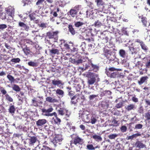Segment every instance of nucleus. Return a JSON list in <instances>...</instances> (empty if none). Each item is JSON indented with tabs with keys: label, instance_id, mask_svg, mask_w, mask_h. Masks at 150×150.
<instances>
[{
	"label": "nucleus",
	"instance_id": "22",
	"mask_svg": "<svg viewBox=\"0 0 150 150\" xmlns=\"http://www.w3.org/2000/svg\"><path fill=\"white\" fill-rule=\"evenodd\" d=\"M144 62H146L145 64L147 68H149L150 67V58L145 57L143 59Z\"/></svg>",
	"mask_w": 150,
	"mask_h": 150
},
{
	"label": "nucleus",
	"instance_id": "43",
	"mask_svg": "<svg viewBox=\"0 0 150 150\" xmlns=\"http://www.w3.org/2000/svg\"><path fill=\"white\" fill-rule=\"evenodd\" d=\"M28 64L30 66L32 67H37L38 66L37 63V62H34L32 61H30L28 63Z\"/></svg>",
	"mask_w": 150,
	"mask_h": 150
},
{
	"label": "nucleus",
	"instance_id": "12",
	"mask_svg": "<svg viewBox=\"0 0 150 150\" xmlns=\"http://www.w3.org/2000/svg\"><path fill=\"white\" fill-rule=\"evenodd\" d=\"M28 141V143L30 145H33L37 141H38L37 138L35 136L30 137L29 139H26Z\"/></svg>",
	"mask_w": 150,
	"mask_h": 150
},
{
	"label": "nucleus",
	"instance_id": "60",
	"mask_svg": "<svg viewBox=\"0 0 150 150\" xmlns=\"http://www.w3.org/2000/svg\"><path fill=\"white\" fill-rule=\"evenodd\" d=\"M144 112V109L142 106H141L139 108L138 110V112L140 114L143 113Z\"/></svg>",
	"mask_w": 150,
	"mask_h": 150
},
{
	"label": "nucleus",
	"instance_id": "30",
	"mask_svg": "<svg viewBox=\"0 0 150 150\" xmlns=\"http://www.w3.org/2000/svg\"><path fill=\"white\" fill-rule=\"evenodd\" d=\"M111 92L110 91L105 90L103 91L100 95L101 96H107L110 95L111 94Z\"/></svg>",
	"mask_w": 150,
	"mask_h": 150
},
{
	"label": "nucleus",
	"instance_id": "58",
	"mask_svg": "<svg viewBox=\"0 0 150 150\" xmlns=\"http://www.w3.org/2000/svg\"><path fill=\"white\" fill-rule=\"evenodd\" d=\"M41 150H53L52 149L45 146H43Z\"/></svg>",
	"mask_w": 150,
	"mask_h": 150
},
{
	"label": "nucleus",
	"instance_id": "31",
	"mask_svg": "<svg viewBox=\"0 0 150 150\" xmlns=\"http://www.w3.org/2000/svg\"><path fill=\"white\" fill-rule=\"evenodd\" d=\"M141 136V134L140 133H138L134 134H133L132 136H129L127 137V139H132L134 138H136L137 137L140 136Z\"/></svg>",
	"mask_w": 150,
	"mask_h": 150
},
{
	"label": "nucleus",
	"instance_id": "59",
	"mask_svg": "<svg viewBox=\"0 0 150 150\" xmlns=\"http://www.w3.org/2000/svg\"><path fill=\"white\" fill-rule=\"evenodd\" d=\"M55 117L56 119L54 120L55 122L57 124H60L61 121L60 119L58 118L57 116L56 117Z\"/></svg>",
	"mask_w": 150,
	"mask_h": 150
},
{
	"label": "nucleus",
	"instance_id": "8",
	"mask_svg": "<svg viewBox=\"0 0 150 150\" xmlns=\"http://www.w3.org/2000/svg\"><path fill=\"white\" fill-rule=\"evenodd\" d=\"M95 2L96 4V6L98 7V10L103 11L104 8V2L103 0H95Z\"/></svg>",
	"mask_w": 150,
	"mask_h": 150
},
{
	"label": "nucleus",
	"instance_id": "1",
	"mask_svg": "<svg viewBox=\"0 0 150 150\" xmlns=\"http://www.w3.org/2000/svg\"><path fill=\"white\" fill-rule=\"evenodd\" d=\"M71 139L70 141L71 146L74 145L77 146L82 145L84 142L83 139L80 137L76 134H73L71 135Z\"/></svg>",
	"mask_w": 150,
	"mask_h": 150
},
{
	"label": "nucleus",
	"instance_id": "37",
	"mask_svg": "<svg viewBox=\"0 0 150 150\" xmlns=\"http://www.w3.org/2000/svg\"><path fill=\"white\" fill-rule=\"evenodd\" d=\"M91 62H87L86 64H85V69H89V70H91V68H90V67H91Z\"/></svg>",
	"mask_w": 150,
	"mask_h": 150
},
{
	"label": "nucleus",
	"instance_id": "14",
	"mask_svg": "<svg viewBox=\"0 0 150 150\" xmlns=\"http://www.w3.org/2000/svg\"><path fill=\"white\" fill-rule=\"evenodd\" d=\"M52 83L54 86H62L64 84L62 81L58 80V79L57 80L55 79L52 80Z\"/></svg>",
	"mask_w": 150,
	"mask_h": 150
},
{
	"label": "nucleus",
	"instance_id": "6",
	"mask_svg": "<svg viewBox=\"0 0 150 150\" xmlns=\"http://www.w3.org/2000/svg\"><path fill=\"white\" fill-rule=\"evenodd\" d=\"M62 140L63 139L61 135L56 134L55 135V137H54L52 142L56 145L57 144H60Z\"/></svg>",
	"mask_w": 150,
	"mask_h": 150
},
{
	"label": "nucleus",
	"instance_id": "41",
	"mask_svg": "<svg viewBox=\"0 0 150 150\" xmlns=\"http://www.w3.org/2000/svg\"><path fill=\"white\" fill-rule=\"evenodd\" d=\"M119 53L120 55L122 57H124L125 55V51L123 50H120Z\"/></svg>",
	"mask_w": 150,
	"mask_h": 150
},
{
	"label": "nucleus",
	"instance_id": "61",
	"mask_svg": "<svg viewBox=\"0 0 150 150\" xmlns=\"http://www.w3.org/2000/svg\"><path fill=\"white\" fill-rule=\"evenodd\" d=\"M112 123L115 126H118L119 124L118 123V121L115 119L113 120L112 121Z\"/></svg>",
	"mask_w": 150,
	"mask_h": 150
},
{
	"label": "nucleus",
	"instance_id": "20",
	"mask_svg": "<svg viewBox=\"0 0 150 150\" xmlns=\"http://www.w3.org/2000/svg\"><path fill=\"white\" fill-rule=\"evenodd\" d=\"M134 44L135 46H140L141 47H144L145 45L144 42L139 39H137L135 42Z\"/></svg>",
	"mask_w": 150,
	"mask_h": 150
},
{
	"label": "nucleus",
	"instance_id": "13",
	"mask_svg": "<svg viewBox=\"0 0 150 150\" xmlns=\"http://www.w3.org/2000/svg\"><path fill=\"white\" fill-rule=\"evenodd\" d=\"M100 105L104 109V111H106V109L109 107V102L106 100L103 101L101 102Z\"/></svg>",
	"mask_w": 150,
	"mask_h": 150
},
{
	"label": "nucleus",
	"instance_id": "49",
	"mask_svg": "<svg viewBox=\"0 0 150 150\" xmlns=\"http://www.w3.org/2000/svg\"><path fill=\"white\" fill-rule=\"evenodd\" d=\"M120 129L122 132H125L127 130V127L125 126H122Z\"/></svg>",
	"mask_w": 150,
	"mask_h": 150
},
{
	"label": "nucleus",
	"instance_id": "51",
	"mask_svg": "<svg viewBox=\"0 0 150 150\" xmlns=\"http://www.w3.org/2000/svg\"><path fill=\"white\" fill-rule=\"evenodd\" d=\"M143 125L141 124H136L135 126V129H140L142 128Z\"/></svg>",
	"mask_w": 150,
	"mask_h": 150
},
{
	"label": "nucleus",
	"instance_id": "18",
	"mask_svg": "<svg viewBox=\"0 0 150 150\" xmlns=\"http://www.w3.org/2000/svg\"><path fill=\"white\" fill-rule=\"evenodd\" d=\"M135 145L137 148L139 149L143 148L146 147L145 145L142 143L141 141H137Z\"/></svg>",
	"mask_w": 150,
	"mask_h": 150
},
{
	"label": "nucleus",
	"instance_id": "64",
	"mask_svg": "<svg viewBox=\"0 0 150 150\" xmlns=\"http://www.w3.org/2000/svg\"><path fill=\"white\" fill-rule=\"evenodd\" d=\"M88 6H89V8H90L91 9H93L94 8V4L91 2H90L89 3Z\"/></svg>",
	"mask_w": 150,
	"mask_h": 150
},
{
	"label": "nucleus",
	"instance_id": "45",
	"mask_svg": "<svg viewBox=\"0 0 150 150\" xmlns=\"http://www.w3.org/2000/svg\"><path fill=\"white\" fill-rule=\"evenodd\" d=\"M94 25L95 26L98 27L102 25V24L100 21L98 20L94 23Z\"/></svg>",
	"mask_w": 150,
	"mask_h": 150
},
{
	"label": "nucleus",
	"instance_id": "27",
	"mask_svg": "<svg viewBox=\"0 0 150 150\" xmlns=\"http://www.w3.org/2000/svg\"><path fill=\"white\" fill-rule=\"evenodd\" d=\"M148 78V77L146 76L142 77L140 78V81H138L139 84L141 85L145 82L146 81Z\"/></svg>",
	"mask_w": 150,
	"mask_h": 150
},
{
	"label": "nucleus",
	"instance_id": "44",
	"mask_svg": "<svg viewBox=\"0 0 150 150\" xmlns=\"http://www.w3.org/2000/svg\"><path fill=\"white\" fill-rule=\"evenodd\" d=\"M32 102L34 106L37 107L38 106V102L36 100V98H34L32 100Z\"/></svg>",
	"mask_w": 150,
	"mask_h": 150
},
{
	"label": "nucleus",
	"instance_id": "10",
	"mask_svg": "<svg viewBox=\"0 0 150 150\" xmlns=\"http://www.w3.org/2000/svg\"><path fill=\"white\" fill-rule=\"evenodd\" d=\"M105 33V31L101 33L100 36H99L100 38L102 39V42L103 44L106 43L108 42V38Z\"/></svg>",
	"mask_w": 150,
	"mask_h": 150
},
{
	"label": "nucleus",
	"instance_id": "40",
	"mask_svg": "<svg viewBox=\"0 0 150 150\" xmlns=\"http://www.w3.org/2000/svg\"><path fill=\"white\" fill-rule=\"evenodd\" d=\"M118 136V135L116 134H111L108 136V137L109 139H115L116 137H117Z\"/></svg>",
	"mask_w": 150,
	"mask_h": 150
},
{
	"label": "nucleus",
	"instance_id": "62",
	"mask_svg": "<svg viewBox=\"0 0 150 150\" xmlns=\"http://www.w3.org/2000/svg\"><path fill=\"white\" fill-rule=\"evenodd\" d=\"M47 23H41L40 24H39L38 25L40 27L42 28H46L47 27Z\"/></svg>",
	"mask_w": 150,
	"mask_h": 150
},
{
	"label": "nucleus",
	"instance_id": "57",
	"mask_svg": "<svg viewBox=\"0 0 150 150\" xmlns=\"http://www.w3.org/2000/svg\"><path fill=\"white\" fill-rule=\"evenodd\" d=\"M0 90L1 92L4 95H5L6 93V91L3 87H0Z\"/></svg>",
	"mask_w": 150,
	"mask_h": 150
},
{
	"label": "nucleus",
	"instance_id": "54",
	"mask_svg": "<svg viewBox=\"0 0 150 150\" xmlns=\"http://www.w3.org/2000/svg\"><path fill=\"white\" fill-rule=\"evenodd\" d=\"M145 117L147 120H150V114L149 112L145 113Z\"/></svg>",
	"mask_w": 150,
	"mask_h": 150
},
{
	"label": "nucleus",
	"instance_id": "63",
	"mask_svg": "<svg viewBox=\"0 0 150 150\" xmlns=\"http://www.w3.org/2000/svg\"><path fill=\"white\" fill-rule=\"evenodd\" d=\"M29 16L31 20H33L35 19V17L34 16V15L33 13L30 14L29 15Z\"/></svg>",
	"mask_w": 150,
	"mask_h": 150
},
{
	"label": "nucleus",
	"instance_id": "38",
	"mask_svg": "<svg viewBox=\"0 0 150 150\" xmlns=\"http://www.w3.org/2000/svg\"><path fill=\"white\" fill-rule=\"evenodd\" d=\"M23 50L24 53L27 55H28L30 52L29 47H25Z\"/></svg>",
	"mask_w": 150,
	"mask_h": 150
},
{
	"label": "nucleus",
	"instance_id": "23",
	"mask_svg": "<svg viewBox=\"0 0 150 150\" xmlns=\"http://www.w3.org/2000/svg\"><path fill=\"white\" fill-rule=\"evenodd\" d=\"M137 59L135 58L134 59V63L135 64V67L139 68L140 67H141L143 64L141 62L138 61L137 60Z\"/></svg>",
	"mask_w": 150,
	"mask_h": 150
},
{
	"label": "nucleus",
	"instance_id": "36",
	"mask_svg": "<svg viewBox=\"0 0 150 150\" xmlns=\"http://www.w3.org/2000/svg\"><path fill=\"white\" fill-rule=\"evenodd\" d=\"M19 80V79H15L13 76L10 75V81H11V83H18V81L16 80Z\"/></svg>",
	"mask_w": 150,
	"mask_h": 150
},
{
	"label": "nucleus",
	"instance_id": "3",
	"mask_svg": "<svg viewBox=\"0 0 150 150\" xmlns=\"http://www.w3.org/2000/svg\"><path fill=\"white\" fill-rule=\"evenodd\" d=\"M21 47H28L30 45L33 47H39L38 45L36 42H33L29 40H21L20 42Z\"/></svg>",
	"mask_w": 150,
	"mask_h": 150
},
{
	"label": "nucleus",
	"instance_id": "33",
	"mask_svg": "<svg viewBox=\"0 0 150 150\" xmlns=\"http://www.w3.org/2000/svg\"><path fill=\"white\" fill-rule=\"evenodd\" d=\"M45 0H38L36 2V5L38 6V8L40 9L42 8L41 6L43 4V3Z\"/></svg>",
	"mask_w": 150,
	"mask_h": 150
},
{
	"label": "nucleus",
	"instance_id": "29",
	"mask_svg": "<svg viewBox=\"0 0 150 150\" xmlns=\"http://www.w3.org/2000/svg\"><path fill=\"white\" fill-rule=\"evenodd\" d=\"M116 40H115L114 39H111L110 40L109 42L110 46H111V47H112V46L115 47V44H118V42L117 40L116 41Z\"/></svg>",
	"mask_w": 150,
	"mask_h": 150
},
{
	"label": "nucleus",
	"instance_id": "11",
	"mask_svg": "<svg viewBox=\"0 0 150 150\" xmlns=\"http://www.w3.org/2000/svg\"><path fill=\"white\" fill-rule=\"evenodd\" d=\"M139 18L140 19L141 22L142 23L144 27H146L147 24V18L143 15L139 16Z\"/></svg>",
	"mask_w": 150,
	"mask_h": 150
},
{
	"label": "nucleus",
	"instance_id": "4",
	"mask_svg": "<svg viewBox=\"0 0 150 150\" xmlns=\"http://www.w3.org/2000/svg\"><path fill=\"white\" fill-rule=\"evenodd\" d=\"M80 5H76L74 7H72L68 12V15H70L72 17H75L80 10Z\"/></svg>",
	"mask_w": 150,
	"mask_h": 150
},
{
	"label": "nucleus",
	"instance_id": "7",
	"mask_svg": "<svg viewBox=\"0 0 150 150\" xmlns=\"http://www.w3.org/2000/svg\"><path fill=\"white\" fill-rule=\"evenodd\" d=\"M104 52L105 54V55L107 57L108 59L111 61H113L114 60L113 58H112V57H110L111 56V54H112V52L111 50L106 49L105 48L103 49Z\"/></svg>",
	"mask_w": 150,
	"mask_h": 150
},
{
	"label": "nucleus",
	"instance_id": "48",
	"mask_svg": "<svg viewBox=\"0 0 150 150\" xmlns=\"http://www.w3.org/2000/svg\"><path fill=\"white\" fill-rule=\"evenodd\" d=\"M116 70H118L116 69L115 68H114L113 67H112L109 68V69H108V71L106 70L105 72L106 73V72H112L114 71H116Z\"/></svg>",
	"mask_w": 150,
	"mask_h": 150
},
{
	"label": "nucleus",
	"instance_id": "28",
	"mask_svg": "<svg viewBox=\"0 0 150 150\" xmlns=\"http://www.w3.org/2000/svg\"><path fill=\"white\" fill-rule=\"evenodd\" d=\"M69 30L70 33L73 35H74L75 34V31L73 28L72 25L69 24L68 26Z\"/></svg>",
	"mask_w": 150,
	"mask_h": 150
},
{
	"label": "nucleus",
	"instance_id": "47",
	"mask_svg": "<svg viewBox=\"0 0 150 150\" xmlns=\"http://www.w3.org/2000/svg\"><path fill=\"white\" fill-rule=\"evenodd\" d=\"M136 47H129V49L132 54H136L137 53Z\"/></svg>",
	"mask_w": 150,
	"mask_h": 150
},
{
	"label": "nucleus",
	"instance_id": "55",
	"mask_svg": "<svg viewBox=\"0 0 150 150\" xmlns=\"http://www.w3.org/2000/svg\"><path fill=\"white\" fill-rule=\"evenodd\" d=\"M20 61V59L19 58H16L12 59L11 60V61L15 63L19 62Z\"/></svg>",
	"mask_w": 150,
	"mask_h": 150
},
{
	"label": "nucleus",
	"instance_id": "42",
	"mask_svg": "<svg viewBox=\"0 0 150 150\" xmlns=\"http://www.w3.org/2000/svg\"><path fill=\"white\" fill-rule=\"evenodd\" d=\"M86 149L88 150H94L95 148L92 144H88L86 146Z\"/></svg>",
	"mask_w": 150,
	"mask_h": 150
},
{
	"label": "nucleus",
	"instance_id": "16",
	"mask_svg": "<svg viewBox=\"0 0 150 150\" xmlns=\"http://www.w3.org/2000/svg\"><path fill=\"white\" fill-rule=\"evenodd\" d=\"M106 74L110 78H115L118 76V73L117 72H106Z\"/></svg>",
	"mask_w": 150,
	"mask_h": 150
},
{
	"label": "nucleus",
	"instance_id": "2",
	"mask_svg": "<svg viewBox=\"0 0 150 150\" xmlns=\"http://www.w3.org/2000/svg\"><path fill=\"white\" fill-rule=\"evenodd\" d=\"M59 33L58 31H49L47 33V36L50 39H53V41L51 43L50 40H47L48 43L50 45H52L53 43L56 42L58 38V34Z\"/></svg>",
	"mask_w": 150,
	"mask_h": 150
},
{
	"label": "nucleus",
	"instance_id": "56",
	"mask_svg": "<svg viewBox=\"0 0 150 150\" xmlns=\"http://www.w3.org/2000/svg\"><path fill=\"white\" fill-rule=\"evenodd\" d=\"M15 108L14 107L13 105H11L10 107V113H14L15 111Z\"/></svg>",
	"mask_w": 150,
	"mask_h": 150
},
{
	"label": "nucleus",
	"instance_id": "25",
	"mask_svg": "<svg viewBox=\"0 0 150 150\" xmlns=\"http://www.w3.org/2000/svg\"><path fill=\"white\" fill-rule=\"evenodd\" d=\"M56 94L59 96V97H62L64 96V92L63 90L58 89L56 90Z\"/></svg>",
	"mask_w": 150,
	"mask_h": 150
},
{
	"label": "nucleus",
	"instance_id": "21",
	"mask_svg": "<svg viewBox=\"0 0 150 150\" xmlns=\"http://www.w3.org/2000/svg\"><path fill=\"white\" fill-rule=\"evenodd\" d=\"M46 101L51 103H57L58 100L55 98H53L49 96L46 98Z\"/></svg>",
	"mask_w": 150,
	"mask_h": 150
},
{
	"label": "nucleus",
	"instance_id": "15",
	"mask_svg": "<svg viewBox=\"0 0 150 150\" xmlns=\"http://www.w3.org/2000/svg\"><path fill=\"white\" fill-rule=\"evenodd\" d=\"M47 121L45 119H39L36 122V124L38 126H42L45 124Z\"/></svg>",
	"mask_w": 150,
	"mask_h": 150
},
{
	"label": "nucleus",
	"instance_id": "52",
	"mask_svg": "<svg viewBox=\"0 0 150 150\" xmlns=\"http://www.w3.org/2000/svg\"><path fill=\"white\" fill-rule=\"evenodd\" d=\"M91 67L92 69L94 70H98V67L96 65H94L92 63L91 64Z\"/></svg>",
	"mask_w": 150,
	"mask_h": 150
},
{
	"label": "nucleus",
	"instance_id": "24",
	"mask_svg": "<svg viewBox=\"0 0 150 150\" xmlns=\"http://www.w3.org/2000/svg\"><path fill=\"white\" fill-rule=\"evenodd\" d=\"M18 25L19 26L23 28L24 30L26 31H28L29 28V27L23 22H19Z\"/></svg>",
	"mask_w": 150,
	"mask_h": 150
},
{
	"label": "nucleus",
	"instance_id": "9",
	"mask_svg": "<svg viewBox=\"0 0 150 150\" xmlns=\"http://www.w3.org/2000/svg\"><path fill=\"white\" fill-rule=\"evenodd\" d=\"M53 110V108H50L47 109L44 108L41 109L42 115L44 116H49L52 115H50V112H52Z\"/></svg>",
	"mask_w": 150,
	"mask_h": 150
},
{
	"label": "nucleus",
	"instance_id": "26",
	"mask_svg": "<svg viewBox=\"0 0 150 150\" xmlns=\"http://www.w3.org/2000/svg\"><path fill=\"white\" fill-rule=\"evenodd\" d=\"M50 54L51 55H55L57 54H58L59 53V50L52 48V50H50Z\"/></svg>",
	"mask_w": 150,
	"mask_h": 150
},
{
	"label": "nucleus",
	"instance_id": "34",
	"mask_svg": "<svg viewBox=\"0 0 150 150\" xmlns=\"http://www.w3.org/2000/svg\"><path fill=\"white\" fill-rule=\"evenodd\" d=\"M12 88L13 90L16 91V92H18L20 91L21 88L19 87L18 86L14 84L12 86Z\"/></svg>",
	"mask_w": 150,
	"mask_h": 150
},
{
	"label": "nucleus",
	"instance_id": "17",
	"mask_svg": "<svg viewBox=\"0 0 150 150\" xmlns=\"http://www.w3.org/2000/svg\"><path fill=\"white\" fill-rule=\"evenodd\" d=\"M96 79L93 76L91 75L90 77L88 79V83L89 85L93 84L96 81Z\"/></svg>",
	"mask_w": 150,
	"mask_h": 150
},
{
	"label": "nucleus",
	"instance_id": "53",
	"mask_svg": "<svg viewBox=\"0 0 150 150\" xmlns=\"http://www.w3.org/2000/svg\"><path fill=\"white\" fill-rule=\"evenodd\" d=\"M77 95H76L75 96H73L71 98V102L72 103L74 104H76L77 103V101H74L73 100H74L76 98V97H77Z\"/></svg>",
	"mask_w": 150,
	"mask_h": 150
},
{
	"label": "nucleus",
	"instance_id": "19",
	"mask_svg": "<svg viewBox=\"0 0 150 150\" xmlns=\"http://www.w3.org/2000/svg\"><path fill=\"white\" fill-rule=\"evenodd\" d=\"M136 108L135 105L131 104L125 107V109L127 111H130L132 110H134Z\"/></svg>",
	"mask_w": 150,
	"mask_h": 150
},
{
	"label": "nucleus",
	"instance_id": "39",
	"mask_svg": "<svg viewBox=\"0 0 150 150\" xmlns=\"http://www.w3.org/2000/svg\"><path fill=\"white\" fill-rule=\"evenodd\" d=\"M130 96H132V101L135 103H137L139 101L138 99L136 97V96L134 95H130Z\"/></svg>",
	"mask_w": 150,
	"mask_h": 150
},
{
	"label": "nucleus",
	"instance_id": "35",
	"mask_svg": "<svg viewBox=\"0 0 150 150\" xmlns=\"http://www.w3.org/2000/svg\"><path fill=\"white\" fill-rule=\"evenodd\" d=\"M85 23L81 22L80 21H77L76 22L74 23L75 26L77 28H79L85 24Z\"/></svg>",
	"mask_w": 150,
	"mask_h": 150
},
{
	"label": "nucleus",
	"instance_id": "32",
	"mask_svg": "<svg viewBox=\"0 0 150 150\" xmlns=\"http://www.w3.org/2000/svg\"><path fill=\"white\" fill-rule=\"evenodd\" d=\"M92 137L97 141H100L102 140V138L100 136L96 134L93 135Z\"/></svg>",
	"mask_w": 150,
	"mask_h": 150
},
{
	"label": "nucleus",
	"instance_id": "46",
	"mask_svg": "<svg viewBox=\"0 0 150 150\" xmlns=\"http://www.w3.org/2000/svg\"><path fill=\"white\" fill-rule=\"evenodd\" d=\"M14 13V9L13 7L10 6V16L13 17Z\"/></svg>",
	"mask_w": 150,
	"mask_h": 150
},
{
	"label": "nucleus",
	"instance_id": "5",
	"mask_svg": "<svg viewBox=\"0 0 150 150\" xmlns=\"http://www.w3.org/2000/svg\"><path fill=\"white\" fill-rule=\"evenodd\" d=\"M59 114L61 115H65V117H69L70 115V112L69 110L64 108H60L58 110Z\"/></svg>",
	"mask_w": 150,
	"mask_h": 150
},
{
	"label": "nucleus",
	"instance_id": "50",
	"mask_svg": "<svg viewBox=\"0 0 150 150\" xmlns=\"http://www.w3.org/2000/svg\"><path fill=\"white\" fill-rule=\"evenodd\" d=\"M123 106V103L122 102H120L118 103L117 104L116 106L115 107L117 108H122Z\"/></svg>",
	"mask_w": 150,
	"mask_h": 150
}]
</instances>
